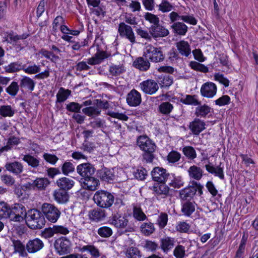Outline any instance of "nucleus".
I'll return each mask as SVG.
<instances>
[{
  "instance_id": "obj_1",
  "label": "nucleus",
  "mask_w": 258,
  "mask_h": 258,
  "mask_svg": "<svg viewBox=\"0 0 258 258\" xmlns=\"http://www.w3.org/2000/svg\"><path fill=\"white\" fill-rule=\"evenodd\" d=\"M137 145L144 152L143 158L147 163L153 162L155 157L156 146L155 144L147 136H140L137 139Z\"/></svg>"
},
{
  "instance_id": "obj_2",
  "label": "nucleus",
  "mask_w": 258,
  "mask_h": 258,
  "mask_svg": "<svg viewBox=\"0 0 258 258\" xmlns=\"http://www.w3.org/2000/svg\"><path fill=\"white\" fill-rule=\"evenodd\" d=\"M109 54L104 51H97L92 57L88 58L87 61H81L76 63V71L82 72L88 71L91 69L89 65L95 66L101 63L105 59L108 58Z\"/></svg>"
},
{
  "instance_id": "obj_3",
  "label": "nucleus",
  "mask_w": 258,
  "mask_h": 258,
  "mask_svg": "<svg viewBox=\"0 0 258 258\" xmlns=\"http://www.w3.org/2000/svg\"><path fill=\"white\" fill-rule=\"evenodd\" d=\"M25 218L27 225L32 229H41L45 224L44 216L37 209L29 210Z\"/></svg>"
},
{
  "instance_id": "obj_4",
  "label": "nucleus",
  "mask_w": 258,
  "mask_h": 258,
  "mask_svg": "<svg viewBox=\"0 0 258 258\" xmlns=\"http://www.w3.org/2000/svg\"><path fill=\"white\" fill-rule=\"evenodd\" d=\"M95 203L100 207L108 208L114 202V197L110 192L105 190H98L93 197Z\"/></svg>"
},
{
  "instance_id": "obj_5",
  "label": "nucleus",
  "mask_w": 258,
  "mask_h": 258,
  "mask_svg": "<svg viewBox=\"0 0 258 258\" xmlns=\"http://www.w3.org/2000/svg\"><path fill=\"white\" fill-rule=\"evenodd\" d=\"M143 56L154 62L163 61L164 55L161 47H156L151 44H148L144 48Z\"/></svg>"
},
{
  "instance_id": "obj_6",
  "label": "nucleus",
  "mask_w": 258,
  "mask_h": 258,
  "mask_svg": "<svg viewBox=\"0 0 258 258\" xmlns=\"http://www.w3.org/2000/svg\"><path fill=\"white\" fill-rule=\"evenodd\" d=\"M26 216V209L21 204H15L10 206L8 218L11 221L21 222Z\"/></svg>"
},
{
  "instance_id": "obj_7",
  "label": "nucleus",
  "mask_w": 258,
  "mask_h": 258,
  "mask_svg": "<svg viewBox=\"0 0 258 258\" xmlns=\"http://www.w3.org/2000/svg\"><path fill=\"white\" fill-rule=\"evenodd\" d=\"M41 211L44 217L53 223L57 222L61 214L60 211L57 207L49 203H44L42 205Z\"/></svg>"
},
{
  "instance_id": "obj_8",
  "label": "nucleus",
  "mask_w": 258,
  "mask_h": 258,
  "mask_svg": "<svg viewBox=\"0 0 258 258\" xmlns=\"http://www.w3.org/2000/svg\"><path fill=\"white\" fill-rule=\"evenodd\" d=\"M72 245L71 240L65 236H61L57 238L54 243L55 250L59 255L70 253Z\"/></svg>"
},
{
  "instance_id": "obj_9",
  "label": "nucleus",
  "mask_w": 258,
  "mask_h": 258,
  "mask_svg": "<svg viewBox=\"0 0 258 258\" xmlns=\"http://www.w3.org/2000/svg\"><path fill=\"white\" fill-rule=\"evenodd\" d=\"M118 32L120 37L128 40L131 43L136 42V36L132 27L124 22L118 25Z\"/></svg>"
},
{
  "instance_id": "obj_10",
  "label": "nucleus",
  "mask_w": 258,
  "mask_h": 258,
  "mask_svg": "<svg viewBox=\"0 0 258 258\" xmlns=\"http://www.w3.org/2000/svg\"><path fill=\"white\" fill-rule=\"evenodd\" d=\"M139 86L144 93L148 95L154 94L159 89L158 83L152 79L143 81Z\"/></svg>"
},
{
  "instance_id": "obj_11",
  "label": "nucleus",
  "mask_w": 258,
  "mask_h": 258,
  "mask_svg": "<svg viewBox=\"0 0 258 258\" xmlns=\"http://www.w3.org/2000/svg\"><path fill=\"white\" fill-rule=\"evenodd\" d=\"M95 171L94 167L89 163H82L77 167V173L84 179L93 176Z\"/></svg>"
},
{
  "instance_id": "obj_12",
  "label": "nucleus",
  "mask_w": 258,
  "mask_h": 258,
  "mask_svg": "<svg viewBox=\"0 0 258 258\" xmlns=\"http://www.w3.org/2000/svg\"><path fill=\"white\" fill-rule=\"evenodd\" d=\"M151 175L154 181L163 183L167 180L169 174L166 169L156 167L152 171Z\"/></svg>"
},
{
  "instance_id": "obj_13",
  "label": "nucleus",
  "mask_w": 258,
  "mask_h": 258,
  "mask_svg": "<svg viewBox=\"0 0 258 258\" xmlns=\"http://www.w3.org/2000/svg\"><path fill=\"white\" fill-rule=\"evenodd\" d=\"M200 92L203 97L213 98L216 94L217 86L212 82H207L202 86Z\"/></svg>"
},
{
  "instance_id": "obj_14",
  "label": "nucleus",
  "mask_w": 258,
  "mask_h": 258,
  "mask_svg": "<svg viewBox=\"0 0 258 258\" xmlns=\"http://www.w3.org/2000/svg\"><path fill=\"white\" fill-rule=\"evenodd\" d=\"M126 99L129 106L136 107L141 103V95L140 92L133 89L127 94Z\"/></svg>"
},
{
  "instance_id": "obj_15",
  "label": "nucleus",
  "mask_w": 258,
  "mask_h": 258,
  "mask_svg": "<svg viewBox=\"0 0 258 258\" xmlns=\"http://www.w3.org/2000/svg\"><path fill=\"white\" fill-rule=\"evenodd\" d=\"M43 247V241L39 238L29 240L26 245L27 251L31 253L37 252L42 249Z\"/></svg>"
},
{
  "instance_id": "obj_16",
  "label": "nucleus",
  "mask_w": 258,
  "mask_h": 258,
  "mask_svg": "<svg viewBox=\"0 0 258 258\" xmlns=\"http://www.w3.org/2000/svg\"><path fill=\"white\" fill-rule=\"evenodd\" d=\"M221 163L219 165L215 167L214 165L208 161L205 167L206 170L210 173L214 175L215 176L218 177L221 179H224V174L223 168L221 166Z\"/></svg>"
},
{
  "instance_id": "obj_17",
  "label": "nucleus",
  "mask_w": 258,
  "mask_h": 258,
  "mask_svg": "<svg viewBox=\"0 0 258 258\" xmlns=\"http://www.w3.org/2000/svg\"><path fill=\"white\" fill-rule=\"evenodd\" d=\"M98 176L102 180L111 182L114 179L115 175L113 169L103 167L98 170Z\"/></svg>"
},
{
  "instance_id": "obj_18",
  "label": "nucleus",
  "mask_w": 258,
  "mask_h": 258,
  "mask_svg": "<svg viewBox=\"0 0 258 258\" xmlns=\"http://www.w3.org/2000/svg\"><path fill=\"white\" fill-rule=\"evenodd\" d=\"M109 222L116 228H124L127 226L128 221L124 217L114 214L110 217Z\"/></svg>"
},
{
  "instance_id": "obj_19",
  "label": "nucleus",
  "mask_w": 258,
  "mask_h": 258,
  "mask_svg": "<svg viewBox=\"0 0 258 258\" xmlns=\"http://www.w3.org/2000/svg\"><path fill=\"white\" fill-rule=\"evenodd\" d=\"M181 212L183 215L190 217L195 211L196 204L194 201L181 202Z\"/></svg>"
},
{
  "instance_id": "obj_20",
  "label": "nucleus",
  "mask_w": 258,
  "mask_h": 258,
  "mask_svg": "<svg viewBox=\"0 0 258 258\" xmlns=\"http://www.w3.org/2000/svg\"><path fill=\"white\" fill-rule=\"evenodd\" d=\"M89 219L93 221L99 222L103 220L106 217V212L104 210L96 208L89 212Z\"/></svg>"
},
{
  "instance_id": "obj_21",
  "label": "nucleus",
  "mask_w": 258,
  "mask_h": 258,
  "mask_svg": "<svg viewBox=\"0 0 258 258\" xmlns=\"http://www.w3.org/2000/svg\"><path fill=\"white\" fill-rule=\"evenodd\" d=\"M197 191L195 186H190L182 189L180 191V197L182 202L191 201Z\"/></svg>"
},
{
  "instance_id": "obj_22",
  "label": "nucleus",
  "mask_w": 258,
  "mask_h": 258,
  "mask_svg": "<svg viewBox=\"0 0 258 258\" xmlns=\"http://www.w3.org/2000/svg\"><path fill=\"white\" fill-rule=\"evenodd\" d=\"M176 46L182 56L188 57L191 54L190 46L187 41L180 40L176 43Z\"/></svg>"
},
{
  "instance_id": "obj_23",
  "label": "nucleus",
  "mask_w": 258,
  "mask_h": 258,
  "mask_svg": "<svg viewBox=\"0 0 258 258\" xmlns=\"http://www.w3.org/2000/svg\"><path fill=\"white\" fill-rule=\"evenodd\" d=\"M134 66L142 71H146L150 67L149 59L144 56L138 57L133 62Z\"/></svg>"
},
{
  "instance_id": "obj_24",
  "label": "nucleus",
  "mask_w": 258,
  "mask_h": 258,
  "mask_svg": "<svg viewBox=\"0 0 258 258\" xmlns=\"http://www.w3.org/2000/svg\"><path fill=\"white\" fill-rule=\"evenodd\" d=\"M26 38L24 35H18L13 31L7 32L4 36V41L13 45H16L20 40Z\"/></svg>"
},
{
  "instance_id": "obj_25",
  "label": "nucleus",
  "mask_w": 258,
  "mask_h": 258,
  "mask_svg": "<svg viewBox=\"0 0 258 258\" xmlns=\"http://www.w3.org/2000/svg\"><path fill=\"white\" fill-rule=\"evenodd\" d=\"M172 32L176 35L184 36L187 32L188 27L183 22H174L171 26Z\"/></svg>"
},
{
  "instance_id": "obj_26",
  "label": "nucleus",
  "mask_w": 258,
  "mask_h": 258,
  "mask_svg": "<svg viewBox=\"0 0 258 258\" xmlns=\"http://www.w3.org/2000/svg\"><path fill=\"white\" fill-rule=\"evenodd\" d=\"M75 182L72 179L63 177L59 178L56 181L57 186L60 189L66 191L71 189L74 186Z\"/></svg>"
},
{
  "instance_id": "obj_27",
  "label": "nucleus",
  "mask_w": 258,
  "mask_h": 258,
  "mask_svg": "<svg viewBox=\"0 0 258 258\" xmlns=\"http://www.w3.org/2000/svg\"><path fill=\"white\" fill-rule=\"evenodd\" d=\"M189 128L195 135H199L205 128V123L199 119H195L190 123Z\"/></svg>"
},
{
  "instance_id": "obj_28",
  "label": "nucleus",
  "mask_w": 258,
  "mask_h": 258,
  "mask_svg": "<svg viewBox=\"0 0 258 258\" xmlns=\"http://www.w3.org/2000/svg\"><path fill=\"white\" fill-rule=\"evenodd\" d=\"M5 167L8 171L16 175L21 173L23 170V166L18 161L7 163Z\"/></svg>"
},
{
  "instance_id": "obj_29",
  "label": "nucleus",
  "mask_w": 258,
  "mask_h": 258,
  "mask_svg": "<svg viewBox=\"0 0 258 258\" xmlns=\"http://www.w3.org/2000/svg\"><path fill=\"white\" fill-rule=\"evenodd\" d=\"M12 246L14 248V252L19 253V255L22 257H26L27 255L26 246L20 240L13 239Z\"/></svg>"
},
{
  "instance_id": "obj_30",
  "label": "nucleus",
  "mask_w": 258,
  "mask_h": 258,
  "mask_svg": "<svg viewBox=\"0 0 258 258\" xmlns=\"http://www.w3.org/2000/svg\"><path fill=\"white\" fill-rule=\"evenodd\" d=\"M175 244L174 238L170 237H165L161 239L160 246L162 250L167 253L173 247Z\"/></svg>"
},
{
  "instance_id": "obj_31",
  "label": "nucleus",
  "mask_w": 258,
  "mask_h": 258,
  "mask_svg": "<svg viewBox=\"0 0 258 258\" xmlns=\"http://www.w3.org/2000/svg\"><path fill=\"white\" fill-rule=\"evenodd\" d=\"M151 32L154 37H163L169 34L168 29L159 24L151 27Z\"/></svg>"
},
{
  "instance_id": "obj_32",
  "label": "nucleus",
  "mask_w": 258,
  "mask_h": 258,
  "mask_svg": "<svg viewBox=\"0 0 258 258\" xmlns=\"http://www.w3.org/2000/svg\"><path fill=\"white\" fill-rule=\"evenodd\" d=\"M189 176L191 178L199 180L203 176L202 169L196 165L190 166L187 170Z\"/></svg>"
},
{
  "instance_id": "obj_33",
  "label": "nucleus",
  "mask_w": 258,
  "mask_h": 258,
  "mask_svg": "<svg viewBox=\"0 0 258 258\" xmlns=\"http://www.w3.org/2000/svg\"><path fill=\"white\" fill-rule=\"evenodd\" d=\"M53 197L54 200L59 204H64L69 200L68 192L61 189L55 190L53 192Z\"/></svg>"
},
{
  "instance_id": "obj_34",
  "label": "nucleus",
  "mask_w": 258,
  "mask_h": 258,
  "mask_svg": "<svg viewBox=\"0 0 258 258\" xmlns=\"http://www.w3.org/2000/svg\"><path fill=\"white\" fill-rule=\"evenodd\" d=\"M83 181L85 188L90 190H95L99 184V181L93 176L84 179Z\"/></svg>"
},
{
  "instance_id": "obj_35",
  "label": "nucleus",
  "mask_w": 258,
  "mask_h": 258,
  "mask_svg": "<svg viewBox=\"0 0 258 258\" xmlns=\"http://www.w3.org/2000/svg\"><path fill=\"white\" fill-rule=\"evenodd\" d=\"M71 94V91L61 87L56 94V103L64 102Z\"/></svg>"
},
{
  "instance_id": "obj_36",
  "label": "nucleus",
  "mask_w": 258,
  "mask_h": 258,
  "mask_svg": "<svg viewBox=\"0 0 258 258\" xmlns=\"http://www.w3.org/2000/svg\"><path fill=\"white\" fill-rule=\"evenodd\" d=\"M133 217L138 221H144L147 219L146 214L143 212L141 207L136 204L133 205Z\"/></svg>"
},
{
  "instance_id": "obj_37",
  "label": "nucleus",
  "mask_w": 258,
  "mask_h": 258,
  "mask_svg": "<svg viewBox=\"0 0 258 258\" xmlns=\"http://www.w3.org/2000/svg\"><path fill=\"white\" fill-rule=\"evenodd\" d=\"M23 69L24 64L19 61L11 62L5 67V70L8 73H15Z\"/></svg>"
},
{
  "instance_id": "obj_38",
  "label": "nucleus",
  "mask_w": 258,
  "mask_h": 258,
  "mask_svg": "<svg viewBox=\"0 0 258 258\" xmlns=\"http://www.w3.org/2000/svg\"><path fill=\"white\" fill-rule=\"evenodd\" d=\"M35 83L32 79L25 76L20 80V87L33 91L34 89Z\"/></svg>"
},
{
  "instance_id": "obj_39",
  "label": "nucleus",
  "mask_w": 258,
  "mask_h": 258,
  "mask_svg": "<svg viewBox=\"0 0 258 258\" xmlns=\"http://www.w3.org/2000/svg\"><path fill=\"white\" fill-rule=\"evenodd\" d=\"M19 143L20 140L18 138L14 136L10 137L8 139L7 145L0 149V155L4 152H7L11 150L13 146L17 145Z\"/></svg>"
},
{
  "instance_id": "obj_40",
  "label": "nucleus",
  "mask_w": 258,
  "mask_h": 258,
  "mask_svg": "<svg viewBox=\"0 0 258 258\" xmlns=\"http://www.w3.org/2000/svg\"><path fill=\"white\" fill-rule=\"evenodd\" d=\"M140 229L142 234L146 236H149L154 232L155 229L154 224L148 222L143 223L141 225Z\"/></svg>"
},
{
  "instance_id": "obj_41",
  "label": "nucleus",
  "mask_w": 258,
  "mask_h": 258,
  "mask_svg": "<svg viewBox=\"0 0 258 258\" xmlns=\"http://www.w3.org/2000/svg\"><path fill=\"white\" fill-rule=\"evenodd\" d=\"M83 112L89 116L95 117L100 114L101 110L97 106H90L82 109Z\"/></svg>"
},
{
  "instance_id": "obj_42",
  "label": "nucleus",
  "mask_w": 258,
  "mask_h": 258,
  "mask_svg": "<svg viewBox=\"0 0 258 258\" xmlns=\"http://www.w3.org/2000/svg\"><path fill=\"white\" fill-rule=\"evenodd\" d=\"M125 71L123 65L112 64L109 67V72L110 74L113 76H119Z\"/></svg>"
},
{
  "instance_id": "obj_43",
  "label": "nucleus",
  "mask_w": 258,
  "mask_h": 258,
  "mask_svg": "<svg viewBox=\"0 0 258 258\" xmlns=\"http://www.w3.org/2000/svg\"><path fill=\"white\" fill-rule=\"evenodd\" d=\"M20 86L18 82L13 81L11 84L6 89V92L12 97H15L18 94Z\"/></svg>"
},
{
  "instance_id": "obj_44",
  "label": "nucleus",
  "mask_w": 258,
  "mask_h": 258,
  "mask_svg": "<svg viewBox=\"0 0 258 258\" xmlns=\"http://www.w3.org/2000/svg\"><path fill=\"white\" fill-rule=\"evenodd\" d=\"M86 251H89L94 258H97L100 255L99 250L94 245H87L80 248V251L81 252H85Z\"/></svg>"
},
{
  "instance_id": "obj_45",
  "label": "nucleus",
  "mask_w": 258,
  "mask_h": 258,
  "mask_svg": "<svg viewBox=\"0 0 258 258\" xmlns=\"http://www.w3.org/2000/svg\"><path fill=\"white\" fill-rule=\"evenodd\" d=\"M97 233L102 238H108L112 235L113 232L109 227L103 226L98 229Z\"/></svg>"
},
{
  "instance_id": "obj_46",
  "label": "nucleus",
  "mask_w": 258,
  "mask_h": 258,
  "mask_svg": "<svg viewBox=\"0 0 258 258\" xmlns=\"http://www.w3.org/2000/svg\"><path fill=\"white\" fill-rule=\"evenodd\" d=\"M23 160L33 168H37L39 165V159L29 154L24 155Z\"/></svg>"
},
{
  "instance_id": "obj_47",
  "label": "nucleus",
  "mask_w": 258,
  "mask_h": 258,
  "mask_svg": "<svg viewBox=\"0 0 258 258\" xmlns=\"http://www.w3.org/2000/svg\"><path fill=\"white\" fill-rule=\"evenodd\" d=\"M61 172L64 175H68L74 172L75 165L70 161H65L61 166Z\"/></svg>"
},
{
  "instance_id": "obj_48",
  "label": "nucleus",
  "mask_w": 258,
  "mask_h": 258,
  "mask_svg": "<svg viewBox=\"0 0 258 258\" xmlns=\"http://www.w3.org/2000/svg\"><path fill=\"white\" fill-rule=\"evenodd\" d=\"M15 114V111L10 105H3L0 107V115L4 117H12Z\"/></svg>"
},
{
  "instance_id": "obj_49",
  "label": "nucleus",
  "mask_w": 258,
  "mask_h": 258,
  "mask_svg": "<svg viewBox=\"0 0 258 258\" xmlns=\"http://www.w3.org/2000/svg\"><path fill=\"white\" fill-rule=\"evenodd\" d=\"M210 110L211 108L209 106L204 105L197 107L195 114L198 117H205Z\"/></svg>"
},
{
  "instance_id": "obj_50",
  "label": "nucleus",
  "mask_w": 258,
  "mask_h": 258,
  "mask_svg": "<svg viewBox=\"0 0 258 258\" xmlns=\"http://www.w3.org/2000/svg\"><path fill=\"white\" fill-rule=\"evenodd\" d=\"M161 88L168 87L173 84L172 77L169 75H165L159 78L158 83Z\"/></svg>"
},
{
  "instance_id": "obj_51",
  "label": "nucleus",
  "mask_w": 258,
  "mask_h": 258,
  "mask_svg": "<svg viewBox=\"0 0 258 258\" xmlns=\"http://www.w3.org/2000/svg\"><path fill=\"white\" fill-rule=\"evenodd\" d=\"M168 220V215L165 213H161L158 216L156 224L160 229H163L166 226Z\"/></svg>"
},
{
  "instance_id": "obj_52",
  "label": "nucleus",
  "mask_w": 258,
  "mask_h": 258,
  "mask_svg": "<svg viewBox=\"0 0 258 258\" xmlns=\"http://www.w3.org/2000/svg\"><path fill=\"white\" fill-rule=\"evenodd\" d=\"M10 206L4 201H0V218H8Z\"/></svg>"
},
{
  "instance_id": "obj_53",
  "label": "nucleus",
  "mask_w": 258,
  "mask_h": 258,
  "mask_svg": "<svg viewBox=\"0 0 258 258\" xmlns=\"http://www.w3.org/2000/svg\"><path fill=\"white\" fill-rule=\"evenodd\" d=\"M159 111L165 115L169 114L173 108L172 104L168 102L162 103L159 106Z\"/></svg>"
},
{
  "instance_id": "obj_54",
  "label": "nucleus",
  "mask_w": 258,
  "mask_h": 258,
  "mask_svg": "<svg viewBox=\"0 0 258 258\" xmlns=\"http://www.w3.org/2000/svg\"><path fill=\"white\" fill-rule=\"evenodd\" d=\"M125 254L129 258H140L141 252L137 247H131L126 251Z\"/></svg>"
},
{
  "instance_id": "obj_55",
  "label": "nucleus",
  "mask_w": 258,
  "mask_h": 258,
  "mask_svg": "<svg viewBox=\"0 0 258 258\" xmlns=\"http://www.w3.org/2000/svg\"><path fill=\"white\" fill-rule=\"evenodd\" d=\"M184 155L190 159H194L197 157V154L194 148L191 146H186L183 148Z\"/></svg>"
},
{
  "instance_id": "obj_56",
  "label": "nucleus",
  "mask_w": 258,
  "mask_h": 258,
  "mask_svg": "<svg viewBox=\"0 0 258 258\" xmlns=\"http://www.w3.org/2000/svg\"><path fill=\"white\" fill-rule=\"evenodd\" d=\"M158 7L159 10L163 13L168 12L174 9V7L166 0H162Z\"/></svg>"
},
{
  "instance_id": "obj_57",
  "label": "nucleus",
  "mask_w": 258,
  "mask_h": 258,
  "mask_svg": "<svg viewBox=\"0 0 258 258\" xmlns=\"http://www.w3.org/2000/svg\"><path fill=\"white\" fill-rule=\"evenodd\" d=\"M145 19L152 23L154 26H156L159 24V18L155 15L150 13H146L144 15Z\"/></svg>"
},
{
  "instance_id": "obj_58",
  "label": "nucleus",
  "mask_w": 258,
  "mask_h": 258,
  "mask_svg": "<svg viewBox=\"0 0 258 258\" xmlns=\"http://www.w3.org/2000/svg\"><path fill=\"white\" fill-rule=\"evenodd\" d=\"M1 179L3 183L8 186H13L15 185V179L11 175L3 174L1 176Z\"/></svg>"
},
{
  "instance_id": "obj_59",
  "label": "nucleus",
  "mask_w": 258,
  "mask_h": 258,
  "mask_svg": "<svg viewBox=\"0 0 258 258\" xmlns=\"http://www.w3.org/2000/svg\"><path fill=\"white\" fill-rule=\"evenodd\" d=\"M49 184V180L45 178H37L34 181V185L39 189L45 188Z\"/></svg>"
},
{
  "instance_id": "obj_60",
  "label": "nucleus",
  "mask_w": 258,
  "mask_h": 258,
  "mask_svg": "<svg viewBox=\"0 0 258 258\" xmlns=\"http://www.w3.org/2000/svg\"><path fill=\"white\" fill-rule=\"evenodd\" d=\"M23 71L28 74H35L40 72V66L34 64L33 65L29 66L28 67L26 68V65L24 64V69H23Z\"/></svg>"
},
{
  "instance_id": "obj_61",
  "label": "nucleus",
  "mask_w": 258,
  "mask_h": 258,
  "mask_svg": "<svg viewBox=\"0 0 258 258\" xmlns=\"http://www.w3.org/2000/svg\"><path fill=\"white\" fill-rule=\"evenodd\" d=\"M189 66L191 69L196 71H199L203 73H207L208 72V69L207 67L197 61H191L190 62Z\"/></svg>"
},
{
  "instance_id": "obj_62",
  "label": "nucleus",
  "mask_w": 258,
  "mask_h": 258,
  "mask_svg": "<svg viewBox=\"0 0 258 258\" xmlns=\"http://www.w3.org/2000/svg\"><path fill=\"white\" fill-rule=\"evenodd\" d=\"M173 254L176 258H183L185 255L184 246L181 245H178L175 248Z\"/></svg>"
},
{
  "instance_id": "obj_63",
  "label": "nucleus",
  "mask_w": 258,
  "mask_h": 258,
  "mask_svg": "<svg viewBox=\"0 0 258 258\" xmlns=\"http://www.w3.org/2000/svg\"><path fill=\"white\" fill-rule=\"evenodd\" d=\"M43 157L47 162L52 165H55L58 160V158L56 156L47 153H44Z\"/></svg>"
},
{
  "instance_id": "obj_64",
  "label": "nucleus",
  "mask_w": 258,
  "mask_h": 258,
  "mask_svg": "<svg viewBox=\"0 0 258 258\" xmlns=\"http://www.w3.org/2000/svg\"><path fill=\"white\" fill-rule=\"evenodd\" d=\"M82 107V105L74 102H70L66 106L68 110L74 112H79Z\"/></svg>"
}]
</instances>
